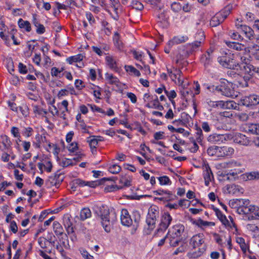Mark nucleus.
<instances>
[{"instance_id":"obj_41","label":"nucleus","mask_w":259,"mask_h":259,"mask_svg":"<svg viewBox=\"0 0 259 259\" xmlns=\"http://www.w3.org/2000/svg\"><path fill=\"white\" fill-rule=\"evenodd\" d=\"M160 186H170L172 184L171 181L167 176H161L157 178Z\"/></svg>"},{"instance_id":"obj_19","label":"nucleus","mask_w":259,"mask_h":259,"mask_svg":"<svg viewBox=\"0 0 259 259\" xmlns=\"http://www.w3.org/2000/svg\"><path fill=\"white\" fill-rule=\"evenodd\" d=\"M120 220L122 225L130 227L132 225L133 221L128 211L123 209L121 211Z\"/></svg>"},{"instance_id":"obj_8","label":"nucleus","mask_w":259,"mask_h":259,"mask_svg":"<svg viewBox=\"0 0 259 259\" xmlns=\"http://www.w3.org/2000/svg\"><path fill=\"white\" fill-rule=\"evenodd\" d=\"M213 210L215 212L218 219L221 222L226 228L233 229L236 228L235 224L233 221V218L231 216L229 217L230 220H228L226 216L218 208L213 207Z\"/></svg>"},{"instance_id":"obj_13","label":"nucleus","mask_w":259,"mask_h":259,"mask_svg":"<svg viewBox=\"0 0 259 259\" xmlns=\"http://www.w3.org/2000/svg\"><path fill=\"white\" fill-rule=\"evenodd\" d=\"M111 214L108 210H105L104 214L101 215V224L106 232H109L111 229L112 222L110 220Z\"/></svg>"},{"instance_id":"obj_39","label":"nucleus","mask_w":259,"mask_h":259,"mask_svg":"<svg viewBox=\"0 0 259 259\" xmlns=\"http://www.w3.org/2000/svg\"><path fill=\"white\" fill-rule=\"evenodd\" d=\"M205 251V248L204 247H202L201 248H199L197 250L189 252L187 255L190 258H196L201 256L204 253Z\"/></svg>"},{"instance_id":"obj_33","label":"nucleus","mask_w":259,"mask_h":259,"mask_svg":"<svg viewBox=\"0 0 259 259\" xmlns=\"http://www.w3.org/2000/svg\"><path fill=\"white\" fill-rule=\"evenodd\" d=\"M19 27L23 30L29 32L31 30V26L30 22L20 18L18 21Z\"/></svg>"},{"instance_id":"obj_38","label":"nucleus","mask_w":259,"mask_h":259,"mask_svg":"<svg viewBox=\"0 0 259 259\" xmlns=\"http://www.w3.org/2000/svg\"><path fill=\"white\" fill-rule=\"evenodd\" d=\"M124 69L130 75H134L137 77L141 75L140 72L132 65H125Z\"/></svg>"},{"instance_id":"obj_29","label":"nucleus","mask_w":259,"mask_h":259,"mask_svg":"<svg viewBox=\"0 0 259 259\" xmlns=\"http://www.w3.org/2000/svg\"><path fill=\"white\" fill-rule=\"evenodd\" d=\"M188 37L186 35H178L174 37L171 39L169 40L167 42L169 46H173L182 42H184L188 40Z\"/></svg>"},{"instance_id":"obj_45","label":"nucleus","mask_w":259,"mask_h":259,"mask_svg":"<svg viewBox=\"0 0 259 259\" xmlns=\"http://www.w3.org/2000/svg\"><path fill=\"white\" fill-rule=\"evenodd\" d=\"M223 154L224 157H231L234 153V149L230 146H222Z\"/></svg>"},{"instance_id":"obj_16","label":"nucleus","mask_w":259,"mask_h":259,"mask_svg":"<svg viewBox=\"0 0 259 259\" xmlns=\"http://www.w3.org/2000/svg\"><path fill=\"white\" fill-rule=\"evenodd\" d=\"M225 189L227 193L236 196H239L244 192V189L242 187L234 184L228 185L225 187Z\"/></svg>"},{"instance_id":"obj_53","label":"nucleus","mask_w":259,"mask_h":259,"mask_svg":"<svg viewBox=\"0 0 259 259\" xmlns=\"http://www.w3.org/2000/svg\"><path fill=\"white\" fill-rule=\"evenodd\" d=\"M248 130L251 134L259 135V124L251 123L249 124Z\"/></svg>"},{"instance_id":"obj_24","label":"nucleus","mask_w":259,"mask_h":259,"mask_svg":"<svg viewBox=\"0 0 259 259\" xmlns=\"http://www.w3.org/2000/svg\"><path fill=\"white\" fill-rule=\"evenodd\" d=\"M194 224L203 230L208 228H211L215 226V223L214 222L205 221L201 219L195 220L194 222Z\"/></svg>"},{"instance_id":"obj_21","label":"nucleus","mask_w":259,"mask_h":259,"mask_svg":"<svg viewBox=\"0 0 259 259\" xmlns=\"http://www.w3.org/2000/svg\"><path fill=\"white\" fill-rule=\"evenodd\" d=\"M240 179L244 181H253L259 180V172L252 171L249 172H245L240 175Z\"/></svg>"},{"instance_id":"obj_34","label":"nucleus","mask_w":259,"mask_h":259,"mask_svg":"<svg viewBox=\"0 0 259 259\" xmlns=\"http://www.w3.org/2000/svg\"><path fill=\"white\" fill-rule=\"evenodd\" d=\"M1 151L2 152L1 159L5 162H8L10 158L12 160H14L15 158V155L14 154H12L11 150Z\"/></svg>"},{"instance_id":"obj_58","label":"nucleus","mask_w":259,"mask_h":259,"mask_svg":"<svg viewBox=\"0 0 259 259\" xmlns=\"http://www.w3.org/2000/svg\"><path fill=\"white\" fill-rule=\"evenodd\" d=\"M41 64L46 69L51 67L52 66V62L50 57L47 56H44Z\"/></svg>"},{"instance_id":"obj_64","label":"nucleus","mask_w":259,"mask_h":259,"mask_svg":"<svg viewBox=\"0 0 259 259\" xmlns=\"http://www.w3.org/2000/svg\"><path fill=\"white\" fill-rule=\"evenodd\" d=\"M11 133L14 137L18 138V141L21 142L20 134L19 133V128L15 126H13L11 130Z\"/></svg>"},{"instance_id":"obj_60","label":"nucleus","mask_w":259,"mask_h":259,"mask_svg":"<svg viewBox=\"0 0 259 259\" xmlns=\"http://www.w3.org/2000/svg\"><path fill=\"white\" fill-rule=\"evenodd\" d=\"M212 50H209L207 51V55H205L201 58V61L204 62V65H206L210 63L211 57L210 54L212 53Z\"/></svg>"},{"instance_id":"obj_55","label":"nucleus","mask_w":259,"mask_h":259,"mask_svg":"<svg viewBox=\"0 0 259 259\" xmlns=\"http://www.w3.org/2000/svg\"><path fill=\"white\" fill-rule=\"evenodd\" d=\"M67 149L70 153L77 152L78 149V144L76 142H70L68 143Z\"/></svg>"},{"instance_id":"obj_44","label":"nucleus","mask_w":259,"mask_h":259,"mask_svg":"<svg viewBox=\"0 0 259 259\" xmlns=\"http://www.w3.org/2000/svg\"><path fill=\"white\" fill-rule=\"evenodd\" d=\"M10 32V31H9L8 29H6V31H1L0 32L1 38L5 41V43L7 46L10 45V38L11 37Z\"/></svg>"},{"instance_id":"obj_57","label":"nucleus","mask_w":259,"mask_h":259,"mask_svg":"<svg viewBox=\"0 0 259 259\" xmlns=\"http://www.w3.org/2000/svg\"><path fill=\"white\" fill-rule=\"evenodd\" d=\"M55 100H53L52 103H50L51 106L49 107V112L54 116H56L57 115L59 114V111L57 108L54 105Z\"/></svg>"},{"instance_id":"obj_27","label":"nucleus","mask_w":259,"mask_h":259,"mask_svg":"<svg viewBox=\"0 0 259 259\" xmlns=\"http://www.w3.org/2000/svg\"><path fill=\"white\" fill-rule=\"evenodd\" d=\"M146 106L149 108L157 109L159 110L163 109V106L160 104L157 96H152L150 103L147 104Z\"/></svg>"},{"instance_id":"obj_35","label":"nucleus","mask_w":259,"mask_h":259,"mask_svg":"<svg viewBox=\"0 0 259 259\" xmlns=\"http://www.w3.org/2000/svg\"><path fill=\"white\" fill-rule=\"evenodd\" d=\"M225 43L228 47L236 51H241L243 49H246L243 45L239 42L226 41Z\"/></svg>"},{"instance_id":"obj_56","label":"nucleus","mask_w":259,"mask_h":259,"mask_svg":"<svg viewBox=\"0 0 259 259\" xmlns=\"http://www.w3.org/2000/svg\"><path fill=\"white\" fill-rule=\"evenodd\" d=\"M203 131L200 127H197L196 132V139L198 143H201L204 139Z\"/></svg>"},{"instance_id":"obj_51","label":"nucleus","mask_w":259,"mask_h":259,"mask_svg":"<svg viewBox=\"0 0 259 259\" xmlns=\"http://www.w3.org/2000/svg\"><path fill=\"white\" fill-rule=\"evenodd\" d=\"M119 183L121 185L118 189H121L123 187H128L131 185V180L127 178L125 176H121L119 180Z\"/></svg>"},{"instance_id":"obj_25","label":"nucleus","mask_w":259,"mask_h":259,"mask_svg":"<svg viewBox=\"0 0 259 259\" xmlns=\"http://www.w3.org/2000/svg\"><path fill=\"white\" fill-rule=\"evenodd\" d=\"M234 141L236 143L239 144L243 146H248L249 145L250 140L248 138L242 134H237L234 139Z\"/></svg>"},{"instance_id":"obj_15","label":"nucleus","mask_w":259,"mask_h":259,"mask_svg":"<svg viewBox=\"0 0 259 259\" xmlns=\"http://www.w3.org/2000/svg\"><path fill=\"white\" fill-rule=\"evenodd\" d=\"M203 176L204 180L205 185L209 186L210 182L214 179L212 171L208 164L203 166Z\"/></svg>"},{"instance_id":"obj_62","label":"nucleus","mask_w":259,"mask_h":259,"mask_svg":"<svg viewBox=\"0 0 259 259\" xmlns=\"http://www.w3.org/2000/svg\"><path fill=\"white\" fill-rule=\"evenodd\" d=\"M200 128L205 133H209L211 130V125L207 121H202L201 123Z\"/></svg>"},{"instance_id":"obj_12","label":"nucleus","mask_w":259,"mask_h":259,"mask_svg":"<svg viewBox=\"0 0 259 259\" xmlns=\"http://www.w3.org/2000/svg\"><path fill=\"white\" fill-rule=\"evenodd\" d=\"M84 56L81 54H78L74 56H72L66 58V61L69 64L76 63L75 66L78 68H82L84 66V64L82 60Z\"/></svg>"},{"instance_id":"obj_20","label":"nucleus","mask_w":259,"mask_h":259,"mask_svg":"<svg viewBox=\"0 0 259 259\" xmlns=\"http://www.w3.org/2000/svg\"><path fill=\"white\" fill-rule=\"evenodd\" d=\"M11 142L9 138L6 135H2L0 137V150L8 151L11 150Z\"/></svg>"},{"instance_id":"obj_6","label":"nucleus","mask_w":259,"mask_h":259,"mask_svg":"<svg viewBox=\"0 0 259 259\" xmlns=\"http://www.w3.org/2000/svg\"><path fill=\"white\" fill-rule=\"evenodd\" d=\"M172 218L167 212L162 214L158 227L154 234V237L161 236L171 223Z\"/></svg>"},{"instance_id":"obj_9","label":"nucleus","mask_w":259,"mask_h":259,"mask_svg":"<svg viewBox=\"0 0 259 259\" xmlns=\"http://www.w3.org/2000/svg\"><path fill=\"white\" fill-rule=\"evenodd\" d=\"M249 203V200L246 199H235L231 200L229 202L231 206L237 208V212L240 214H244V212H241L239 210H244V208H247Z\"/></svg>"},{"instance_id":"obj_28","label":"nucleus","mask_w":259,"mask_h":259,"mask_svg":"<svg viewBox=\"0 0 259 259\" xmlns=\"http://www.w3.org/2000/svg\"><path fill=\"white\" fill-rule=\"evenodd\" d=\"M196 37L199 38V40H196L192 43L191 44V50L192 51H195L197 50L198 48L200 46L201 43L204 40L205 36L203 32H198L196 35Z\"/></svg>"},{"instance_id":"obj_31","label":"nucleus","mask_w":259,"mask_h":259,"mask_svg":"<svg viewBox=\"0 0 259 259\" xmlns=\"http://www.w3.org/2000/svg\"><path fill=\"white\" fill-rule=\"evenodd\" d=\"M244 209H240L239 211L241 212H244V214H251V216H255L257 211L258 210V207L253 205L248 204L247 208H244Z\"/></svg>"},{"instance_id":"obj_37","label":"nucleus","mask_w":259,"mask_h":259,"mask_svg":"<svg viewBox=\"0 0 259 259\" xmlns=\"http://www.w3.org/2000/svg\"><path fill=\"white\" fill-rule=\"evenodd\" d=\"M241 30L243 32L246 37L248 38L250 40L252 39L254 37V32L251 27L244 25Z\"/></svg>"},{"instance_id":"obj_2","label":"nucleus","mask_w":259,"mask_h":259,"mask_svg":"<svg viewBox=\"0 0 259 259\" xmlns=\"http://www.w3.org/2000/svg\"><path fill=\"white\" fill-rule=\"evenodd\" d=\"M185 227L182 224L174 225L169 230L167 236H168L169 244L171 246H176L180 241V237L184 231Z\"/></svg>"},{"instance_id":"obj_40","label":"nucleus","mask_w":259,"mask_h":259,"mask_svg":"<svg viewBox=\"0 0 259 259\" xmlns=\"http://www.w3.org/2000/svg\"><path fill=\"white\" fill-rule=\"evenodd\" d=\"M33 111L35 114V116H40L42 117H46V115L48 113L47 110L37 105L33 106Z\"/></svg>"},{"instance_id":"obj_10","label":"nucleus","mask_w":259,"mask_h":259,"mask_svg":"<svg viewBox=\"0 0 259 259\" xmlns=\"http://www.w3.org/2000/svg\"><path fill=\"white\" fill-rule=\"evenodd\" d=\"M228 138L229 136L226 134L212 133L208 136L207 141L212 144H220L225 143Z\"/></svg>"},{"instance_id":"obj_59","label":"nucleus","mask_w":259,"mask_h":259,"mask_svg":"<svg viewBox=\"0 0 259 259\" xmlns=\"http://www.w3.org/2000/svg\"><path fill=\"white\" fill-rule=\"evenodd\" d=\"M242 165L241 163L237 160H231L226 163V167L227 168H233L234 167H240Z\"/></svg>"},{"instance_id":"obj_63","label":"nucleus","mask_w":259,"mask_h":259,"mask_svg":"<svg viewBox=\"0 0 259 259\" xmlns=\"http://www.w3.org/2000/svg\"><path fill=\"white\" fill-rule=\"evenodd\" d=\"M64 70V67H61L60 69L54 67L52 68L51 71V74L53 77H58L59 74Z\"/></svg>"},{"instance_id":"obj_17","label":"nucleus","mask_w":259,"mask_h":259,"mask_svg":"<svg viewBox=\"0 0 259 259\" xmlns=\"http://www.w3.org/2000/svg\"><path fill=\"white\" fill-rule=\"evenodd\" d=\"M204 242V235L202 233H199L194 235L190 239V244L193 248L199 247Z\"/></svg>"},{"instance_id":"obj_23","label":"nucleus","mask_w":259,"mask_h":259,"mask_svg":"<svg viewBox=\"0 0 259 259\" xmlns=\"http://www.w3.org/2000/svg\"><path fill=\"white\" fill-rule=\"evenodd\" d=\"M105 61L107 65L112 70L115 72L119 71V68L117 65L115 59L112 56H107L105 57Z\"/></svg>"},{"instance_id":"obj_30","label":"nucleus","mask_w":259,"mask_h":259,"mask_svg":"<svg viewBox=\"0 0 259 259\" xmlns=\"http://www.w3.org/2000/svg\"><path fill=\"white\" fill-rule=\"evenodd\" d=\"M105 78L106 82L110 84L118 86L119 79L112 73L107 72L105 74Z\"/></svg>"},{"instance_id":"obj_46","label":"nucleus","mask_w":259,"mask_h":259,"mask_svg":"<svg viewBox=\"0 0 259 259\" xmlns=\"http://www.w3.org/2000/svg\"><path fill=\"white\" fill-rule=\"evenodd\" d=\"M248 51L256 60H259V46L258 45H254L252 48H248Z\"/></svg>"},{"instance_id":"obj_1","label":"nucleus","mask_w":259,"mask_h":259,"mask_svg":"<svg viewBox=\"0 0 259 259\" xmlns=\"http://www.w3.org/2000/svg\"><path fill=\"white\" fill-rule=\"evenodd\" d=\"M183 60L180 57L177 56L175 63L178 66L175 67L171 66L169 64H166V68L167 74L171 80L177 85L185 89L189 85L190 82L186 77L183 76V73L180 68L179 66L183 63Z\"/></svg>"},{"instance_id":"obj_42","label":"nucleus","mask_w":259,"mask_h":259,"mask_svg":"<svg viewBox=\"0 0 259 259\" xmlns=\"http://www.w3.org/2000/svg\"><path fill=\"white\" fill-rule=\"evenodd\" d=\"M236 242L239 245L242 251L245 253L248 249V245L245 242L244 238L241 237H238L236 238Z\"/></svg>"},{"instance_id":"obj_47","label":"nucleus","mask_w":259,"mask_h":259,"mask_svg":"<svg viewBox=\"0 0 259 259\" xmlns=\"http://www.w3.org/2000/svg\"><path fill=\"white\" fill-rule=\"evenodd\" d=\"M153 193L156 195H166L167 196L165 198L166 199H170L172 196L171 192L167 190H163L162 189H159L157 190H155L153 192Z\"/></svg>"},{"instance_id":"obj_7","label":"nucleus","mask_w":259,"mask_h":259,"mask_svg":"<svg viewBox=\"0 0 259 259\" xmlns=\"http://www.w3.org/2000/svg\"><path fill=\"white\" fill-rule=\"evenodd\" d=\"M158 216V207L156 206L150 207L148 210L146 218V223L150 229H153L154 228L157 218Z\"/></svg>"},{"instance_id":"obj_4","label":"nucleus","mask_w":259,"mask_h":259,"mask_svg":"<svg viewBox=\"0 0 259 259\" xmlns=\"http://www.w3.org/2000/svg\"><path fill=\"white\" fill-rule=\"evenodd\" d=\"M205 103L209 111L213 109H236L237 107L236 104L233 101H213L209 99H206Z\"/></svg>"},{"instance_id":"obj_49","label":"nucleus","mask_w":259,"mask_h":259,"mask_svg":"<svg viewBox=\"0 0 259 259\" xmlns=\"http://www.w3.org/2000/svg\"><path fill=\"white\" fill-rule=\"evenodd\" d=\"M91 217V211L89 208H82L80 212V218L81 220H85Z\"/></svg>"},{"instance_id":"obj_43","label":"nucleus","mask_w":259,"mask_h":259,"mask_svg":"<svg viewBox=\"0 0 259 259\" xmlns=\"http://www.w3.org/2000/svg\"><path fill=\"white\" fill-rule=\"evenodd\" d=\"M75 158L69 159L66 158H63L60 161V164L63 167H67L75 165Z\"/></svg>"},{"instance_id":"obj_26","label":"nucleus","mask_w":259,"mask_h":259,"mask_svg":"<svg viewBox=\"0 0 259 259\" xmlns=\"http://www.w3.org/2000/svg\"><path fill=\"white\" fill-rule=\"evenodd\" d=\"M240 68L242 72L249 76L253 75L255 72V68L250 64L239 65L238 64V69Z\"/></svg>"},{"instance_id":"obj_3","label":"nucleus","mask_w":259,"mask_h":259,"mask_svg":"<svg viewBox=\"0 0 259 259\" xmlns=\"http://www.w3.org/2000/svg\"><path fill=\"white\" fill-rule=\"evenodd\" d=\"M233 8L234 5L233 4H229L221 11L217 13L211 18L210 20V25L211 27H216L219 25L230 14Z\"/></svg>"},{"instance_id":"obj_14","label":"nucleus","mask_w":259,"mask_h":259,"mask_svg":"<svg viewBox=\"0 0 259 259\" xmlns=\"http://www.w3.org/2000/svg\"><path fill=\"white\" fill-rule=\"evenodd\" d=\"M243 168H234L230 170L227 174L224 175V180H227L230 181H235L238 179L240 175L243 172Z\"/></svg>"},{"instance_id":"obj_52","label":"nucleus","mask_w":259,"mask_h":259,"mask_svg":"<svg viewBox=\"0 0 259 259\" xmlns=\"http://www.w3.org/2000/svg\"><path fill=\"white\" fill-rule=\"evenodd\" d=\"M113 39L114 45L119 49H121L122 47V43L120 40L119 35L117 32H115L113 37Z\"/></svg>"},{"instance_id":"obj_48","label":"nucleus","mask_w":259,"mask_h":259,"mask_svg":"<svg viewBox=\"0 0 259 259\" xmlns=\"http://www.w3.org/2000/svg\"><path fill=\"white\" fill-rule=\"evenodd\" d=\"M53 229L57 236L61 235L63 233V229L62 226L57 221L53 223Z\"/></svg>"},{"instance_id":"obj_22","label":"nucleus","mask_w":259,"mask_h":259,"mask_svg":"<svg viewBox=\"0 0 259 259\" xmlns=\"http://www.w3.org/2000/svg\"><path fill=\"white\" fill-rule=\"evenodd\" d=\"M37 167L40 173L42 174L45 171L50 172L52 171L53 165L51 161L46 160L44 162H38Z\"/></svg>"},{"instance_id":"obj_11","label":"nucleus","mask_w":259,"mask_h":259,"mask_svg":"<svg viewBox=\"0 0 259 259\" xmlns=\"http://www.w3.org/2000/svg\"><path fill=\"white\" fill-rule=\"evenodd\" d=\"M239 104L247 107L257 105L259 104V96L252 94L243 97L240 99Z\"/></svg>"},{"instance_id":"obj_36","label":"nucleus","mask_w":259,"mask_h":259,"mask_svg":"<svg viewBox=\"0 0 259 259\" xmlns=\"http://www.w3.org/2000/svg\"><path fill=\"white\" fill-rule=\"evenodd\" d=\"M76 184L80 187L87 186L91 188H95L98 185V183L97 182L85 181L81 179L76 180Z\"/></svg>"},{"instance_id":"obj_54","label":"nucleus","mask_w":259,"mask_h":259,"mask_svg":"<svg viewBox=\"0 0 259 259\" xmlns=\"http://www.w3.org/2000/svg\"><path fill=\"white\" fill-rule=\"evenodd\" d=\"M246 229L254 233V235L259 236V228L254 224H247L246 226Z\"/></svg>"},{"instance_id":"obj_5","label":"nucleus","mask_w":259,"mask_h":259,"mask_svg":"<svg viewBox=\"0 0 259 259\" xmlns=\"http://www.w3.org/2000/svg\"><path fill=\"white\" fill-rule=\"evenodd\" d=\"M218 62L224 67L226 68L238 70V63H237L233 58V55L230 51H223L222 56L218 57Z\"/></svg>"},{"instance_id":"obj_50","label":"nucleus","mask_w":259,"mask_h":259,"mask_svg":"<svg viewBox=\"0 0 259 259\" xmlns=\"http://www.w3.org/2000/svg\"><path fill=\"white\" fill-rule=\"evenodd\" d=\"M108 169L111 174H116L120 171L121 168L117 164H112L108 166Z\"/></svg>"},{"instance_id":"obj_61","label":"nucleus","mask_w":259,"mask_h":259,"mask_svg":"<svg viewBox=\"0 0 259 259\" xmlns=\"http://www.w3.org/2000/svg\"><path fill=\"white\" fill-rule=\"evenodd\" d=\"M132 7L137 10H142L144 8L143 5L137 0H133L131 3Z\"/></svg>"},{"instance_id":"obj_32","label":"nucleus","mask_w":259,"mask_h":259,"mask_svg":"<svg viewBox=\"0 0 259 259\" xmlns=\"http://www.w3.org/2000/svg\"><path fill=\"white\" fill-rule=\"evenodd\" d=\"M102 140L103 139L102 137L92 136L88 139L87 142L89 144L91 149L95 150V148H97L98 142L99 141H102Z\"/></svg>"},{"instance_id":"obj_18","label":"nucleus","mask_w":259,"mask_h":259,"mask_svg":"<svg viewBox=\"0 0 259 259\" xmlns=\"http://www.w3.org/2000/svg\"><path fill=\"white\" fill-rule=\"evenodd\" d=\"M232 84L231 82H227V83L220 85L219 92L227 97L233 96V90L232 89Z\"/></svg>"}]
</instances>
